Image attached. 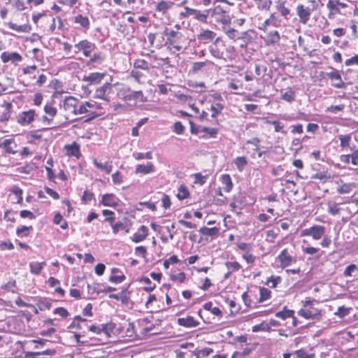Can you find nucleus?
<instances>
[{
	"label": "nucleus",
	"instance_id": "f257e3e1",
	"mask_svg": "<svg viewBox=\"0 0 358 358\" xmlns=\"http://www.w3.org/2000/svg\"><path fill=\"white\" fill-rule=\"evenodd\" d=\"M117 96L123 100L139 101L141 102L147 101V98L144 96L142 91H131L128 87H124L117 92Z\"/></svg>",
	"mask_w": 358,
	"mask_h": 358
},
{
	"label": "nucleus",
	"instance_id": "f03ea898",
	"mask_svg": "<svg viewBox=\"0 0 358 358\" xmlns=\"http://www.w3.org/2000/svg\"><path fill=\"white\" fill-rule=\"evenodd\" d=\"M303 303V308L298 311V315L306 319H315L320 315V311L313 307V300L306 299L302 301Z\"/></svg>",
	"mask_w": 358,
	"mask_h": 358
},
{
	"label": "nucleus",
	"instance_id": "7ed1b4c3",
	"mask_svg": "<svg viewBox=\"0 0 358 358\" xmlns=\"http://www.w3.org/2000/svg\"><path fill=\"white\" fill-rule=\"evenodd\" d=\"M325 234V227L322 225H313L301 231V236H310L313 240L321 239Z\"/></svg>",
	"mask_w": 358,
	"mask_h": 358
},
{
	"label": "nucleus",
	"instance_id": "20e7f679",
	"mask_svg": "<svg viewBox=\"0 0 358 358\" xmlns=\"http://www.w3.org/2000/svg\"><path fill=\"white\" fill-rule=\"evenodd\" d=\"M78 99L69 96L63 100L62 108L69 115H78Z\"/></svg>",
	"mask_w": 358,
	"mask_h": 358
},
{
	"label": "nucleus",
	"instance_id": "39448f33",
	"mask_svg": "<svg viewBox=\"0 0 358 358\" xmlns=\"http://www.w3.org/2000/svg\"><path fill=\"white\" fill-rule=\"evenodd\" d=\"M74 48L76 49L75 50L76 54L82 51L83 55L87 57H90L91 53L95 50L96 45L94 43L85 39L75 43Z\"/></svg>",
	"mask_w": 358,
	"mask_h": 358
},
{
	"label": "nucleus",
	"instance_id": "423d86ee",
	"mask_svg": "<svg viewBox=\"0 0 358 358\" xmlns=\"http://www.w3.org/2000/svg\"><path fill=\"white\" fill-rule=\"evenodd\" d=\"M331 71L327 72L324 73V72H321L320 76L321 77H324L326 75L329 79H331L334 83L332 85L336 88L341 89L345 87V83L343 81L341 75L339 71L334 68H331Z\"/></svg>",
	"mask_w": 358,
	"mask_h": 358
},
{
	"label": "nucleus",
	"instance_id": "0eeeda50",
	"mask_svg": "<svg viewBox=\"0 0 358 358\" xmlns=\"http://www.w3.org/2000/svg\"><path fill=\"white\" fill-rule=\"evenodd\" d=\"M112 85L109 83H104L102 86L98 87L94 92V98L102 99L106 102L110 101L108 94L112 90Z\"/></svg>",
	"mask_w": 358,
	"mask_h": 358
},
{
	"label": "nucleus",
	"instance_id": "6e6552de",
	"mask_svg": "<svg viewBox=\"0 0 358 358\" xmlns=\"http://www.w3.org/2000/svg\"><path fill=\"white\" fill-rule=\"evenodd\" d=\"M165 35L167 36V43L178 51L182 50V46L178 44V41L181 38L182 34L174 30L166 31Z\"/></svg>",
	"mask_w": 358,
	"mask_h": 358
},
{
	"label": "nucleus",
	"instance_id": "1a4fd4ad",
	"mask_svg": "<svg viewBox=\"0 0 358 358\" xmlns=\"http://www.w3.org/2000/svg\"><path fill=\"white\" fill-rule=\"evenodd\" d=\"M296 10L300 22L306 24L310 19L311 10L308 7H305L303 4H298Z\"/></svg>",
	"mask_w": 358,
	"mask_h": 358
},
{
	"label": "nucleus",
	"instance_id": "9d476101",
	"mask_svg": "<svg viewBox=\"0 0 358 358\" xmlns=\"http://www.w3.org/2000/svg\"><path fill=\"white\" fill-rule=\"evenodd\" d=\"M35 117V110H29L22 112L17 117V122L22 126L28 125L32 122Z\"/></svg>",
	"mask_w": 358,
	"mask_h": 358
},
{
	"label": "nucleus",
	"instance_id": "9b49d317",
	"mask_svg": "<svg viewBox=\"0 0 358 358\" xmlns=\"http://www.w3.org/2000/svg\"><path fill=\"white\" fill-rule=\"evenodd\" d=\"M278 259L280 263L282 268H285L292 264L295 261V258L291 256L287 249H284L278 256Z\"/></svg>",
	"mask_w": 358,
	"mask_h": 358
},
{
	"label": "nucleus",
	"instance_id": "f8f14e48",
	"mask_svg": "<svg viewBox=\"0 0 358 358\" xmlns=\"http://www.w3.org/2000/svg\"><path fill=\"white\" fill-rule=\"evenodd\" d=\"M104 76L105 73L94 72L90 73L88 76H85L83 80L88 83L90 85H95L99 83Z\"/></svg>",
	"mask_w": 358,
	"mask_h": 358
},
{
	"label": "nucleus",
	"instance_id": "ddd939ff",
	"mask_svg": "<svg viewBox=\"0 0 358 358\" xmlns=\"http://www.w3.org/2000/svg\"><path fill=\"white\" fill-rule=\"evenodd\" d=\"M148 236V229L144 225H141L138 231L133 235L131 240L134 243H139L145 240Z\"/></svg>",
	"mask_w": 358,
	"mask_h": 358
},
{
	"label": "nucleus",
	"instance_id": "4468645a",
	"mask_svg": "<svg viewBox=\"0 0 358 358\" xmlns=\"http://www.w3.org/2000/svg\"><path fill=\"white\" fill-rule=\"evenodd\" d=\"M1 59L3 63H7L8 62H19L22 59V56L17 52H3L1 55Z\"/></svg>",
	"mask_w": 358,
	"mask_h": 358
},
{
	"label": "nucleus",
	"instance_id": "2eb2a0df",
	"mask_svg": "<svg viewBox=\"0 0 358 358\" xmlns=\"http://www.w3.org/2000/svg\"><path fill=\"white\" fill-rule=\"evenodd\" d=\"M178 324L184 327L193 328L197 327L199 322L195 320L192 316H187L178 318Z\"/></svg>",
	"mask_w": 358,
	"mask_h": 358
},
{
	"label": "nucleus",
	"instance_id": "dca6fc26",
	"mask_svg": "<svg viewBox=\"0 0 358 358\" xmlns=\"http://www.w3.org/2000/svg\"><path fill=\"white\" fill-rule=\"evenodd\" d=\"M216 36V34L209 29H203L198 35L197 39L203 43H207L211 41Z\"/></svg>",
	"mask_w": 358,
	"mask_h": 358
},
{
	"label": "nucleus",
	"instance_id": "f3484780",
	"mask_svg": "<svg viewBox=\"0 0 358 358\" xmlns=\"http://www.w3.org/2000/svg\"><path fill=\"white\" fill-rule=\"evenodd\" d=\"M64 149L66 150V155L69 157H75L77 159H79L81 155L80 152V145L76 143H73L71 145H66L64 146Z\"/></svg>",
	"mask_w": 358,
	"mask_h": 358
},
{
	"label": "nucleus",
	"instance_id": "a211bd4d",
	"mask_svg": "<svg viewBox=\"0 0 358 358\" xmlns=\"http://www.w3.org/2000/svg\"><path fill=\"white\" fill-rule=\"evenodd\" d=\"M155 171V166L152 162H148L145 164H138L136 166L135 173L142 174H149Z\"/></svg>",
	"mask_w": 358,
	"mask_h": 358
},
{
	"label": "nucleus",
	"instance_id": "6ab92c4d",
	"mask_svg": "<svg viewBox=\"0 0 358 358\" xmlns=\"http://www.w3.org/2000/svg\"><path fill=\"white\" fill-rule=\"evenodd\" d=\"M280 39V34L278 31H271L264 38V41L267 45L278 43Z\"/></svg>",
	"mask_w": 358,
	"mask_h": 358
},
{
	"label": "nucleus",
	"instance_id": "aec40b11",
	"mask_svg": "<svg viewBox=\"0 0 358 358\" xmlns=\"http://www.w3.org/2000/svg\"><path fill=\"white\" fill-rule=\"evenodd\" d=\"M101 203L105 206H115L118 204V199L113 194H106L102 196Z\"/></svg>",
	"mask_w": 358,
	"mask_h": 358
},
{
	"label": "nucleus",
	"instance_id": "412c9836",
	"mask_svg": "<svg viewBox=\"0 0 358 358\" xmlns=\"http://www.w3.org/2000/svg\"><path fill=\"white\" fill-rule=\"evenodd\" d=\"M56 354V350L54 349H49L42 352H29L26 354V356L29 358H41L40 356L44 355L48 357H52Z\"/></svg>",
	"mask_w": 358,
	"mask_h": 358
},
{
	"label": "nucleus",
	"instance_id": "4be33fe9",
	"mask_svg": "<svg viewBox=\"0 0 358 358\" xmlns=\"http://www.w3.org/2000/svg\"><path fill=\"white\" fill-rule=\"evenodd\" d=\"M200 131L201 134H202L201 137L203 138H214L218 133L217 128L207 127H201Z\"/></svg>",
	"mask_w": 358,
	"mask_h": 358
},
{
	"label": "nucleus",
	"instance_id": "5701e85b",
	"mask_svg": "<svg viewBox=\"0 0 358 358\" xmlns=\"http://www.w3.org/2000/svg\"><path fill=\"white\" fill-rule=\"evenodd\" d=\"M93 164L99 170L105 171L107 174H110L112 171V162H106L105 163L99 162L96 159H93Z\"/></svg>",
	"mask_w": 358,
	"mask_h": 358
},
{
	"label": "nucleus",
	"instance_id": "b1692460",
	"mask_svg": "<svg viewBox=\"0 0 358 358\" xmlns=\"http://www.w3.org/2000/svg\"><path fill=\"white\" fill-rule=\"evenodd\" d=\"M211 12V9L206 10L204 12H201L199 10L195 9L193 14L194 18L199 22L206 23L208 16Z\"/></svg>",
	"mask_w": 358,
	"mask_h": 358
},
{
	"label": "nucleus",
	"instance_id": "393cba45",
	"mask_svg": "<svg viewBox=\"0 0 358 358\" xmlns=\"http://www.w3.org/2000/svg\"><path fill=\"white\" fill-rule=\"evenodd\" d=\"M286 1L282 0H278L276 2V9L280 13L281 15L285 18H287V16L290 13V10L288 8L285 6Z\"/></svg>",
	"mask_w": 358,
	"mask_h": 358
},
{
	"label": "nucleus",
	"instance_id": "a878e982",
	"mask_svg": "<svg viewBox=\"0 0 358 358\" xmlns=\"http://www.w3.org/2000/svg\"><path fill=\"white\" fill-rule=\"evenodd\" d=\"M105 59L104 55L101 52H95L93 54L92 57L90 59V60L87 62V64L88 66L92 65L94 64H101Z\"/></svg>",
	"mask_w": 358,
	"mask_h": 358
},
{
	"label": "nucleus",
	"instance_id": "bb28decb",
	"mask_svg": "<svg viewBox=\"0 0 358 358\" xmlns=\"http://www.w3.org/2000/svg\"><path fill=\"white\" fill-rule=\"evenodd\" d=\"M45 265V262H32L29 263L30 272L34 275H38L43 266Z\"/></svg>",
	"mask_w": 358,
	"mask_h": 358
},
{
	"label": "nucleus",
	"instance_id": "cd10ccee",
	"mask_svg": "<svg viewBox=\"0 0 358 358\" xmlns=\"http://www.w3.org/2000/svg\"><path fill=\"white\" fill-rule=\"evenodd\" d=\"M221 181L222 185H224V190L227 192H229L233 187L231 176L229 174H224L222 176Z\"/></svg>",
	"mask_w": 358,
	"mask_h": 358
},
{
	"label": "nucleus",
	"instance_id": "c85d7f7f",
	"mask_svg": "<svg viewBox=\"0 0 358 358\" xmlns=\"http://www.w3.org/2000/svg\"><path fill=\"white\" fill-rule=\"evenodd\" d=\"M219 229L217 227H212L208 228L206 227H203L200 228L199 232L204 235V236H217L219 234Z\"/></svg>",
	"mask_w": 358,
	"mask_h": 358
},
{
	"label": "nucleus",
	"instance_id": "c756f323",
	"mask_svg": "<svg viewBox=\"0 0 358 358\" xmlns=\"http://www.w3.org/2000/svg\"><path fill=\"white\" fill-rule=\"evenodd\" d=\"M74 22L79 24L82 27L88 29L90 27L89 18L82 15H78L75 17Z\"/></svg>",
	"mask_w": 358,
	"mask_h": 358
},
{
	"label": "nucleus",
	"instance_id": "7c9ffc66",
	"mask_svg": "<svg viewBox=\"0 0 358 358\" xmlns=\"http://www.w3.org/2000/svg\"><path fill=\"white\" fill-rule=\"evenodd\" d=\"M13 141V140L12 138L5 139L2 143H0V148H3L6 153L15 154V151H14L10 147Z\"/></svg>",
	"mask_w": 358,
	"mask_h": 358
},
{
	"label": "nucleus",
	"instance_id": "2f4dec72",
	"mask_svg": "<svg viewBox=\"0 0 358 358\" xmlns=\"http://www.w3.org/2000/svg\"><path fill=\"white\" fill-rule=\"evenodd\" d=\"M234 164L236 166L237 169L242 172L245 168V166L248 164V161L245 157H237L234 161Z\"/></svg>",
	"mask_w": 358,
	"mask_h": 358
},
{
	"label": "nucleus",
	"instance_id": "473e14b6",
	"mask_svg": "<svg viewBox=\"0 0 358 358\" xmlns=\"http://www.w3.org/2000/svg\"><path fill=\"white\" fill-rule=\"evenodd\" d=\"M78 115H84V114H88L89 115H94V113L90 111L89 109L86 108V106L85 105L84 101H81L80 99H78Z\"/></svg>",
	"mask_w": 358,
	"mask_h": 358
},
{
	"label": "nucleus",
	"instance_id": "72a5a7b5",
	"mask_svg": "<svg viewBox=\"0 0 358 358\" xmlns=\"http://www.w3.org/2000/svg\"><path fill=\"white\" fill-rule=\"evenodd\" d=\"M224 109V105L221 103H213L210 106V110L213 112L211 117L215 118L219 114H220Z\"/></svg>",
	"mask_w": 358,
	"mask_h": 358
},
{
	"label": "nucleus",
	"instance_id": "f704fd0d",
	"mask_svg": "<svg viewBox=\"0 0 358 358\" xmlns=\"http://www.w3.org/2000/svg\"><path fill=\"white\" fill-rule=\"evenodd\" d=\"M294 313V312L293 310H288L286 307H285L283 310L277 312L275 313V317L282 320H285L288 317H293Z\"/></svg>",
	"mask_w": 358,
	"mask_h": 358
},
{
	"label": "nucleus",
	"instance_id": "c9c22d12",
	"mask_svg": "<svg viewBox=\"0 0 358 358\" xmlns=\"http://www.w3.org/2000/svg\"><path fill=\"white\" fill-rule=\"evenodd\" d=\"M177 197L179 200H184L189 196V192L185 185H180L178 189Z\"/></svg>",
	"mask_w": 358,
	"mask_h": 358
},
{
	"label": "nucleus",
	"instance_id": "e433bc0d",
	"mask_svg": "<svg viewBox=\"0 0 358 358\" xmlns=\"http://www.w3.org/2000/svg\"><path fill=\"white\" fill-rule=\"evenodd\" d=\"M203 308L210 311L214 315L222 316V311L218 307H213L212 302H207L203 305Z\"/></svg>",
	"mask_w": 358,
	"mask_h": 358
},
{
	"label": "nucleus",
	"instance_id": "4c0bfd02",
	"mask_svg": "<svg viewBox=\"0 0 358 358\" xmlns=\"http://www.w3.org/2000/svg\"><path fill=\"white\" fill-rule=\"evenodd\" d=\"M338 138L341 141L340 145L343 149L350 148V144L351 141L350 135H340L338 136Z\"/></svg>",
	"mask_w": 358,
	"mask_h": 358
},
{
	"label": "nucleus",
	"instance_id": "58836bf2",
	"mask_svg": "<svg viewBox=\"0 0 358 358\" xmlns=\"http://www.w3.org/2000/svg\"><path fill=\"white\" fill-rule=\"evenodd\" d=\"M141 281L146 285V286L144 287V289L148 292H152L156 287L148 277L142 278Z\"/></svg>",
	"mask_w": 358,
	"mask_h": 358
},
{
	"label": "nucleus",
	"instance_id": "ea45409f",
	"mask_svg": "<svg viewBox=\"0 0 358 358\" xmlns=\"http://www.w3.org/2000/svg\"><path fill=\"white\" fill-rule=\"evenodd\" d=\"M271 292L266 287H261L259 289V301H264L268 300L271 296Z\"/></svg>",
	"mask_w": 358,
	"mask_h": 358
},
{
	"label": "nucleus",
	"instance_id": "a19ab883",
	"mask_svg": "<svg viewBox=\"0 0 358 358\" xmlns=\"http://www.w3.org/2000/svg\"><path fill=\"white\" fill-rule=\"evenodd\" d=\"M8 25L10 29L14 31L18 32H29V30L27 29L28 27L27 25H17L13 22H9Z\"/></svg>",
	"mask_w": 358,
	"mask_h": 358
},
{
	"label": "nucleus",
	"instance_id": "79ce46f5",
	"mask_svg": "<svg viewBox=\"0 0 358 358\" xmlns=\"http://www.w3.org/2000/svg\"><path fill=\"white\" fill-rule=\"evenodd\" d=\"M112 229L115 234H117L120 229L124 230L126 233H129V229L124 225V224L121 222H118L114 224H112Z\"/></svg>",
	"mask_w": 358,
	"mask_h": 358
},
{
	"label": "nucleus",
	"instance_id": "37998d69",
	"mask_svg": "<svg viewBox=\"0 0 358 358\" xmlns=\"http://www.w3.org/2000/svg\"><path fill=\"white\" fill-rule=\"evenodd\" d=\"M32 229V227L21 226L17 228L16 233L18 236H28L29 230Z\"/></svg>",
	"mask_w": 358,
	"mask_h": 358
},
{
	"label": "nucleus",
	"instance_id": "c03bdc74",
	"mask_svg": "<svg viewBox=\"0 0 358 358\" xmlns=\"http://www.w3.org/2000/svg\"><path fill=\"white\" fill-rule=\"evenodd\" d=\"M261 331H270L271 328L268 324H265L264 322H262L252 327L253 332H259Z\"/></svg>",
	"mask_w": 358,
	"mask_h": 358
},
{
	"label": "nucleus",
	"instance_id": "a18cd8bd",
	"mask_svg": "<svg viewBox=\"0 0 358 358\" xmlns=\"http://www.w3.org/2000/svg\"><path fill=\"white\" fill-rule=\"evenodd\" d=\"M172 4L173 3L171 2L161 1L157 3L156 9L158 11L164 12L167 10L171 6Z\"/></svg>",
	"mask_w": 358,
	"mask_h": 358
},
{
	"label": "nucleus",
	"instance_id": "49530a36",
	"mask_svg": "<svg viewBox=\"0 0 358 358\" xmlns=\"http://www.w3.org/2000/svg\"><path fill=\"white\" fill-rule=\"evenodd\" d=\"M225 266L232 273L238 271L241 267L237 262H227L225 263Z\"/></svg>",
	"mask_w": 358,
	"mask_h": 358
},
{
	"label": "nucleus",
	"instance_id": "de8ad7c7",
	"mask_svg": "<svg viewBox=\"0 0 358 358\" xmlns=\"http://www.w3.org/2000/svg\"><path fill=\"white\" fill-rule=\"evenodd\" d=\"M349 313L350 309L342 306L338 308L337 311L334 313V315L340 318H343L344 317L348 315Z\"/></svg>",
	"mask_w": 358,
	"mask_h": 358
},
{
	"label": "nucleus",
	"instance_id": "09e8293b",
	"mask_svg": "<svg viewBox=\"0 0 358 358\" xmlns=\"http://www.w3.org/2000/svg\"><path fill=\"white\" fill-rule=\"evenodd\" d=\"M85 321L86 320L82 318L80 316H76L75 317L73 322L69 325V329L76 327L77 329H80L82 328L80 322Z\"/></svg>",
	"mask_w": 358,
	"mask_h": 358
},
{
	"label": "nucleus",
	"instance_id": "8fccbe9b",
	"mask_svg": "<svg viewBox=\"0 0 358 358\" xmlns=\"http://www.w3.org/2000/svg\"><path fill=\"white\" fill-rule=\"evenodd\" d=\"M44 111L47 115H50L51 117H55L57 113V108L52 106L51 104H46L44 106Z\"/></svg>",
	"mask_w": 358,
	"mask_h": 358
},
{
	"label": "nucleus",
	"instance_id": "3c124183",
	"mask_svg": "<svg viewBox=\"0 0 358 358\" xmlns=\"http://www.w3.org/2000/svg\"><path fill=\"white\" fill-rule=\"evenodd\" d=\"M280 282V277L272 275L267 280L266 284L271 287H275Z\"/></svg>",
	"mask_w": 358,
	"mask_h": 358
},
{
	"label": "nucleus",
	"instance_id": "603ef678",
	"mask_svg": "<svg viewBox=\"0 0 358 358\" xmlns=\"http://www.w3.org/2000/svg\"><path fill=\"white\" fill-rule=\"evenodd\" d=\"M281 98L287 101L288 102H292L295 99L294 92L292 90H289L282 94Z\"/></svg>",
	"mask_w": 358,
	"mask_h": 358
},
{
	"label": "nucleus",
	"instance_id": "864d4df0",
	"mask_svg": "<svg viewBox=\"0 0 358 358\" xmlns=\"http://www.w3.org/2000/svg\"><path fill=\"white\" fill-rule=\"evenodd\" d=\"M294 355H296L298 358H314L315 357L314 354H307L303 349L296 350Z\"/></svg>",
	"mask_w": 358,
	"mask_h": 358
},
{
	"label": "nucleus",
	"instance_id": "5fc2aeb1",
	"mask_svg": "<svg viewBox=\"0 0 358 358\" xmlns=\"http://www.w3.org/2000/svg\"><path fill=\"white\" fill-rule=\"evenodd\" d=\"M195 184H200L201 185H203L206 182L207 176H203L201 173H198L194 175Z\"/></svg>",
	"mask_w": 358,
	"mask_h": 358
},
{
	"label": "nucleus",
	"instance_id": "6e6d98bb",
	"mask_svg": "<svg viewBox=\"0 0 358 358\" xmlns=\"http://www.w3.org/2000/svg\"><path fill=\"white\" fill-rule=\"evenodd\" d=\"M328 213L332 215H337L339 213V208H338V204L336 203H329Z\"/></svg>",
	"mask_w": 358,
	"mask_h": 358
},
{
	"label": "nucleus",
	"instance_id": "4d7b16f0",
	"mask_svg": "<svg viewBox=\"0 0 358 358\" xmlns=\"http://www.w3.org/2000/svg\"><path fill=\"white\" fill-rule=\"evenodd\" d=\"M350 150L352 151L351 153V164L354 166H358V149L354 150L352 148H350Z\"/></svg>",
	"mask_w": 358,
	"mask_h": 358
},
{
	"label": "nucleus",
	"instance_id": "13d9d810",
	"mask_svg": "<svg viewBox=\"0 0 358 358\" xmlns=\"http://www.w3.org/2000/svg\"><path fill=\"white\" fill-rule=\"evenodd\" d=\"M344 108V105H336V106H330L327 108L326 111L329 113H336L338 111H341Z\"/></svg>",
	"mask_w": 358,
	"mask_h": 358
},
{
	"label": "nucleus",
	"instance_id": "bf43d9fd",
	"mask_svg": "<svg viewBox=\"0 0 358 358\" xmlns=\"http://www.w3.org/2000/svg\"><path fill=\"white\" fill-rule=\"evenodd\" d=\"M54 313L57 314L64 318L67 317L69 315L68 310L66 309H65L64 308H62V307L55 308L54 310Z\"/></svg>",
	"mask_w": 358,
	"mask_h": 358
},
{
	"label": "nucleus",
	"instance_id": "052dcab7",
	"mask_svg": "<svg viewBox=\"0 0 358 358\" xmlns=\"http://www.w3.org/2000/svg\"><path fill=\"white\" fill-rule=\"evenodd\" d=\"M227 36L232 40L240 39L241 37L238 36V32L234 29H229L226 31Z\"/></svg>",
	"mask_w": 358,
	"mask_h": 358
},
{
	"label": "nucleus",
	"instance_id": "680f3d73",
	"mask_svg": "<svg viewBox=\"0 0 358 358\" xmlns=\"http://www.w3.org/2000/svg\"><path fill=\"white\" fill-rule=\"evenodd\" d=\"M185 130L184 126L180 122H176L173 125V131L177 134H183Z\"/></svg>",
	"mask_w": 358,
	"mask_h": 358
},
{
	"label": "nucleus",
	"instance_id": "e2e57ef3",
	"mask_svg": "<svg viewBox=\"0 0 358 358\" xmlns=\"http://www.w3.org/2000/svg\"><path fill=\"white\" fill-rule=\"evenodd\" d=\"M125 279V276L124 275H112L109 278V281L113 283L118 284L123 282Z\"/></svg>",
	"mask_w": 358,
	"mask_h": 358
},
{
	"label": "nucleus",
	"instance_id": "0e129e2a",
	"mask_svg": "<svg viewBox=\"0 0 358 358\" xmlns=\"http://www.w3.org/2000/svg\"><path fill=\"white\" fill-rule=\"evenodd\" d=\"M112 180L114 184H121L123 182L121 173L120 171L114 173L112 175Z\"/></svg>",
	"mask_w": 358,
	"mask_h": 358
},
{
	"label": "nucleus",
	"instance_id": "69168bd1",
	"mask_svg": "<svg viewBox=\"0 0 358 358\" xmlns=\"http://www.w3.org/2000/svg\"><path fill=\"white\" fill-rule=\"evenodd\" d=\"M162 206L165 209L169 208L171 205L170 197L167 194H163L162 198Z\"/></svg>",
	"mask_w": 358,
	"mask_h": 358
},
{
	"label": "nucleus",
	"instance_id": "338daca9",
	"mask_svg": "<svg viewBox=\"0 0 358 358\" xmlns=\"http://www.w3.org/2000/svg\"><path fill=\"white\" fill-rule=\"evenodd\" d=\"M20 215L22 218H29L30 220H34L36 217L32 212L27 210H21Z\"/></svg>",
	"mask_w": 358,
	"mask_h": 358
},
{
	"label": "nucleus",
	"instance_id": "774afa93",
	"mask_svg": "<svg viewBox=\"0 0 358 358\" xmlns=\"http://www.w3.org/2000/svg\"><path fill=\"white\" fill-rule=\"evenodd\" d=\"M357 269V266L355 264H350L345 268L344 273H343L344 275L347 276V277L351 276L352 272H354Z\"/></svg>",
	"mask_w": 358,
	"mask_h": 358
}]
</instances>
